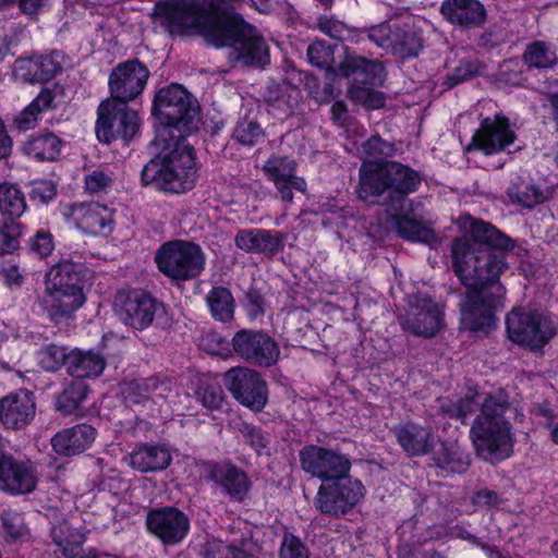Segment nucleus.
Masks as SVG:
<instances>
[{
    "label": "nucleus",
    "mask_w": 558,
    "mask_h": 558,
    "mask_svg": "<svg viewBox=\"0 0 558 558\" xmlns=\"http://www.w3.org/2000/svg\"><path fill=\"white\" fill-rule=\"evenodd\" d=\"M225 384L232 397L253 412H262L268 402V385L263 376L247 367H234L225 375Z\"/></svg>",
    "instance_id": "nucleus-15"
},
{
    "label": "nucleus",
    "mask_w": 558,
    "mask_h": 558,
    "mask_svg": "<svg viewBox=\"0 0 558 558\" xmlns=\"http://www.w3.org/2000/svg\"><path fill=\"white\" fill-rule=\"evenodd\" d=\"M240 356L252 365L260 367H270L275 365L280 355V351H235Z\"/></svg>",
    "instance_id": "nucleus-57"
},
{
    "label": "nucleus",
    "mask_w": 558,
    "mask_h": 558,
    "mask_svg": "<svg viewBox=\"0 0 558 558\" xmlns=\"http://www.w3.org/2000/svg\"><path fill=\"white\" fill-rule=\"evenodd\" d=\"M265 137V131L257 121L253 108L242 107L232 132V140L243 146L257 145Z\"/></svg>",
    "instance_id": "nucleus-34"
},
{
    "label": "nucleus",
    "mask_w": 558,
    "mask_h": 558,
    "mask_svg": "<svg viewBox=\"0 0 558 558\" xmlns=\"http://www.w3.org/2000/svg\"><path fill=\"white\" fill-rule=\"evenodd\" d=\"M114 311L120 319L135 329L147 328L154 320L157 302L141 289L120 290L114 298Z\"/></svg>",
    "instance_id": "nucleus-19"
},
{
    "label": "nucleus",
    "mask_w": 558,
    "mask_h": 558,
    "mask_svg": "<svg viewBox=\"0 0 558 558\" xmlns=\"http://www.w3.org/2000/svg\"><path fill=\"white\" fill-rule=\"evenodd\" d=\"M204 558H256L251 551L234 544L214 539L207 542L203 550Z\"/></svg>",
    "instance_id": "nucleus-48"
},
{
    "label": "nucleus",
    "mask_w": 558,
    "mask_h": 558,
    "mask_svg": "<svg viewBox=\"0 0 558 558\" xmlns=\"http://www.w3.org/2000/svg\"><path fill=\"white\" fill-rule=\"evenodd\" d=\"M37 466L27 456L0 452V487L16 496L33 493L37 487Z\"/></svg>",
    "instance_id": "nucleus-18"
},
{
    "label": "nucleus",
    "mask_w": 558,
    "mask_h": 558,
    "mask_svg": "<svg viewBox=\"0 0 558 558\" xmlns=\"http://www.w3.org/2000/svg\"><path fill=\"white\" fill-rule=\"evenodd\" d=\"M264 174L276 186L282 202L293 201V190L304 193L306 182L296 175V163L286 156L271 155L263 166Z\"/></svg>",
    "instance_id": "nucleus-21"
},
{
    "label": "nucleus",
    "mask_w": 558,
    "mask_h": 558,
    "mask_svg": "<svg viewBox=\"0 0 558 558\" xmlns=\"http://www.w3.org/2000/svg\"><path fill=\"white\" fill-rule=\"evenodd\" d=\"M233 349H275L276 342L264 331L242 329L232 338Z\"/></svg>",
    "instance_id": "nucleus-47"
},
{
    "label": "nucleus",
    "mask_w": 558,
    "mask_h": 558,
    "mask_svg": "<svg viewBox=\"0 0 558 558\" xmlns=\"http://www.w3.org/2000/svg\"><path fill=\"white\" fill-rule=\"evenodd\" d=\"M206 301L215 319L223 323L233 319L234 299L229 289L221 286L213 288Z\"/></svg>",
    "instance_id": "nucleus-41"
},
{
    "label": "nucleus",
    "mask_w": 558,
    "mask_h": 558,
    "mask_svg": "<svg viewBox=\"0 0 558 558\" xmlns=\"http://www.w3.org/2000/svg\"><path fill=\"white\" fill-rule=\"evenodd\" d=\"M436 402L442 416L462 425H466L469 417L478 411L470 428V439L477 456L498 462L512 456L514 436L506 417L510 407L506 395L482 392L474 380L468 379L463 397H439Z\"/></svg>",
    "instance_id": "nucleus-3"
},
{
    "label": "nucleus",
    "mask_w": 558,
    "mask_h": 558,
    "mask_svg": "<svg viewBox=\"0 0 558 558\" xmlns=\"http://www.w3.org/2000/svg\"><path fill=\"white\" fill-rule=\"evenodd\" d=\"M26 210V201L23 192L14 184H0V213L11 220L20 218Z\"/></svg>",
    "instance_id": "nucleus-42"
},
{
    "label": "nucleus",
    "mask_w": 558,
    "mask_h": 558,
    "mask_svg": "<svg viewBox=\"0 0 558 558\" xmlns=\"http://www.w3.org/2000/svg\"><path fill=\"white\" fill-rule=\"evenodd\" d=\"M201 468L204 480L219 488L231 502L242 504L248 498L253 482L247 472L232 460H204Z\"/></svg>",
    "instance_id": "nucleus-13"
},
{
    "label": "nucleus",
    "mask_w": 558,
    "mask_h": 558,
    "mask_svg": "<svg viewBox=\"0 0 558 558\" xmlns=\"http://www.w3.org/2000/svg\"><path fill=\"white\" fill-rule=\"evenodd\" d=\"M171 381L163 376L153 375L145 378H135L128 386V395L135 403H141L154 397L166 398L171 390Z\"/></svg>",
    "instance_id": "nucleus-35"
},
{
    "label": "nucleus",
    "mask_w": 558,
    "mask_h": 558,
    "mask_svg": "<svg viewBox=\"0 0 558 558\" xmlns=\"http://www.w3.org/2000/svg\"><path fill=\"white\" fill-rule=\"evenodd\" d=\"M393 143L384 141L379 135H373L362 144L360 155L363 161L386 162L385 160L396 155Z\"/></svg>",
    "instance_id": "nucleus-45"
},
{
    "label": "nucleus",
    "mask_w": 558,
    "mask_h": 558,
    "mask_svg": "<svg viewBox=\"0 0 558 558\" xmlns=\"http://www.w3.org/2000/svg\"><path fill=\"white\" fill-rule=\"evenodd\" d=\"M279 558H310L308 547L293 533H284Z\"/></svg>",
    "instance_id": "nucleus-53"
},
{
    "label": "nucleus",
    "mask_w": 558,
    "mask_h": 558,
    "mask_svg": "<svg viewBox=\"0 0 558 558\" xmlns=\"http://www.w3.org/2000/svg\"><path fill=\"white\" fill-rule=\"evenodd\" d=\"M393 435L403 452L410 457H424L436 446V435L429 425L407 422L395 426Z\"/></svg>",
    "instance_id": "nucleus-25"
},
{
    "label": "nucleus",
    "mask_w": 558,
    "mask_h": 558,
    "mask_svg": "<svg viewBox=\"0 0 558 558\" xmlns=\"http://www.w3.org/2000/svg\"><path fill=\"white\" fill-rule=\"evenodd\" d=\"M2 536L8 544H15L29 535L23 513L15 510H4L1 514Z\"/></svg>",
    "instance_id": "nucleus-43"
},
{
    "label": "nucleus",
    "mask_w": 558,
    "mask_h": 558,
    "mask_svg": "<svg viewBox=\"0 0 558 558\" xmlns=\"http://www.w3.org/2000/svg\"><path fill=\"white\" fill-rule=\"evenodd\" d=\"M319 28L323 33L335 39H340L344 32L342 23L329 19L322 20Z\"/></svg>",
    "instance_id": "nucleus-64"
},
{
    "label": "nucleus",
    "mask_w": 558,
    "mask_h": 558,
    "mask_svg": "<svg viewBox=\"0 0 558 558\" xmlns=\"http://www.w3.org/2000/svg\"><path fill=\"white\" fill-rule=\"evenodd\" d=\"M441 306L429 296L416 294L405 315L400 317L402 328L415 336L430 338L442 327Z\"/></svg>",
    "instance_id": "nucleus-20"
},
{
    "label": "nucleus",
    "mask_w": 558,
    "mask_h": 558,
    "mask_svg": "<svg viewBox=\"0 0 558 558\" xmlns=\"http://www.w3.org/2000/svg\"><path fill=\"white\" fill-rule=\"evenodd\" d=\"M359 177L360 198L391 213L404 210L407 195L415 192L422 180L417 171L397 161H363Z\"/></svg>",
    "instance_id": "nucleus-5"
},
{
    "label": "nucleus",
    "mask_w": 558,
    "mask_h": 558,
    "mask_svg": "<svg viewBox=\"0 0 558 558\" xmlns=\"http://www.w3.org/2000/svg\"><path fill=\"white\" fill-rule=\"evenodd\" d=\"M399 214L400 213H393V216L396 230L401 238L425 243L434 240L435 234L432 229L416 220Z\"/></svg>",
    "instance_id": "nucleus-44"
},
{
    "label": "nucleus",
    "mask_w": 558,
    "mask_h": 558,
    "mask_svg": "<svg viewBox=\"0 0 558 558\" xmlns=\"http://www.w3.org/2000/svg\"><path fill=\"white\" fill-rule=\"evenodd\" d=\"M244 307L251 319L264 315L266 301L256 288L252 287L245 292Z\"/></svg>",
    "instance_id": "nucleus-59"
},
{
    "label": "nucleus",
    "mask_w": 558,
    "mask_h": 558,
    "mask_svg": "<svg viewBox=\"0 0 558 558\" xmlns=\"http://www.w3.org/2000/svg\"><path fill=\"white\" fill-rule=\"evenodd\" d=\"M450 251L453 271L468 290L460 303L461 326L487 332L495 326L494 307L506 293L499 281L508 269L506 255L476 246L468 236L454 239Z\"/></svg>",
    "instance_id": "nucleus-2"
},
{
    "label": "nucleus",
    "mask_w": 558,
    "mask_h": 558,
    "mask_svg": "<svg viewBox=\"0 0 558 558\" xmlns=\"http://www.w3.org/2000/svg\"><path fill=\"white\" fill-rule=\"evenodd\" d=\"M308 62L319 69H329L333 62V50L323 41H315L307 47Z\"/></svg>",
    "instance_id": "nucleus-54"
},
{
    "label": "nucleus",
    "mask_w": 558,
    "mask_h": 558,
    "mask_svg": "<svg viewBox=\"0 0 558 558\" xmlns=\"http://www.w3.org/2000/svg\"><path fill=\"white\" fill-rule=\"evenodd\" d=\"M35 396L27 389H19L0 399V421L11 429L26 426L35 416Z\"/></svg>",
    "instance_id": "nucleus-23"
},
{
    "label": "nucleus",
    "mask_w": 558,
    "mask_h": 558,
    "mask_svg": "<svg viewBox=\"0 0 558 558\" xmlns=\"http://www.w3.org/2000/svg\"><path fill=\"white\" fill-rule=\"evenodd\" d=\"M70 527L68 525L54 526L51 530L52 542L61 549L63 556L73 554V549L76 548L74 543L68 536Z\"/></svg>",
    "instance_id": "nucleus-63"
},
{
    "label": "nucleus",
    "mask_w": 558,
    "mask_h": 558,
    "mask_svg": "<svg viewBox=\"0 0 558 558\" xmlns=\"http://www.w3.org/2000/svg\"><path fill=\"white\" fill-rule=\"evenodd\" d=\"M62 66L52 56H34L19 58L15 61L13 75L23 83H45L53 78Z\"/></svg>",
    "instance_id": "nucleus-30"
},
{
    "label": "nucleus",
    "mask_w": 558,
    "mask_h": 558,
    "mask_svg": "<svg viewBox=\"0 0 558 558\" xmlns=\"http://www.w3.org/2000/svg\"><path fill=\"white\" fill-rule=\"evenodd\" d=\"M286 235L265 229H241L234 238L235 246L245 253L274 256L284 247Z\"/></svg>",
    "instance_id": "nucleus-28"
},
{
    "label": "nucleus",
    "mask_w": 558,
    "mask_h": 558,
    "mask_svg": "<svg viewBox=\"0 0 558 558\" xmlns=\"http://www.w3.org/2000/svg\"><path fill=\"white\" fill-rule=\"evenodd\" d=\"M114 182L113 172L109 168H95L88 170L84 177L85 191L90 195L107 194Z\"/></svg>",
    "instance_id": "nucleus-46"
},
{
    "label": "nucleus",
    "mask_w": 558,
    "mask_h": 558,
    "mask_svg": "<svg viewBox=\"0 0 558 558\" xmlns=\"http://www.w3.org/2000/svg\"><path fill=\"white\" fill-rule=\"evenodd\" d=\"M57 196V184L51 180H38L32 183L29 198L40 205H47Z\"/></svg>",
    "instance_id": "nucleus-55"
},
{
    "label": "nucleus",
    "mask_w": 558,
    "mask_h": 558,
    "mask_svg": "<svg viewBox=\"0 0 558 558\" xmlns=\"http://www.w3.org/2000/svg\"><path fill=\"white\" fill-rule=\"evenodd\" d=\"M90 389L85 380L73 379L56 398L57 410L64 414L75 413L86 400Z\"/></svg>",
    "instance_id": "nucleus-37"
},
{
    "label": "nucleus",
    "mask_w": 558,
    "mask_h": 558,
    "mask_svg": "<svg viewBox=\"0 0 558 558\" xmlns=\"http://www.w3.org/2000/svg\"><path fill=\"white\" fill-rule=\"evenodd\" d=\"M460 227L463 229L464 234L476 246L488 247L492 250L498 248L500 251H509L513 247L512 240L494 226L471 216H463L460 218Z\"/></svg>",
    "instance_id": "nucleus-29"
},
{
    "label": "nucleus",
    "mask_w": 558,
    "mask_h": 558,
    "mask_svg": "<svg viewBox=\"0 0 558 558\" xmlns=\"http://www.w3.org/2000/svg\"><path fill=\"white\" fill-rule=\"evenodd\" d=\"M144 185L154 184L170 193H185L195 186L197 170L195 154L191 145L179 141L163 157L150 159L141 173Z\"/></svg>",
    "instance_id": "nucleus-7"
},
{
    "label": "nucleus",
    "mask_w": 558,
    "mask_h": 558,
    "mask_svg": "<svg viewBox=\"0 0 558 558\" xmlns=\"http://www.w3.org/2000/svg\"><path fill=\"white\" fill-rule=\"evenodd\" d=\"M440 14L447 22L463 29L483 27L487 21V10L478 0H444Z\"/></svg>",
    "instance_id": "nucleus-26"
},
{
    "label": "nucleus",
    "mask_w": 558,
    "mask_h": 558,
    "mask_svg": "<svg viewBox=\"0 0 558 558\" xmlns=\"http://www.w3.org/2000/svg\"><path fill=\"white\" fill-rule=\"evenodd\" d=\"M145 524L148 533L168 547L182 544L191 530L189 515L175 506L151 508Z\"/></svg>",
    "instance_id": "nucleus-14"
},
{
    "label": "nucleus",
    "mask_w": 558,
    "mask_h": 558,
    "mask_svg": "<svg viewBox=\"0 0 558 558\" xmlns=\"http://www.w3.org/2000/svg\"><path fill=\"white\" fill-rule=\"evenodd\" d=\"M471 501L475 507L494 509L499 508V506L502 504V498L496 490L481 488L473 493Z\"/></svg>",
    "instance_id": "nucleus-61"
},
{
    "label": "nucleus",
    "mask_w": 558,
    "mask_h": 558,
    "mask_svg": "<svg viewBox=\"0 0 558 558\" xmlns=\"http://www.w3.org/2000/svg\"><path fill=\"white\" fill-rule=\"evenodd\" d=\"M480 73L477 64L473 62H460V64L453 70V72L447 75L445 85L447 88H452L458 84L468 81Z\"/></svg>",
    "instance_id": "nucleus-56"
},
{
    "label": "nucleus",
    "mask_w": 558,
    "mask_h": 558,
    "mask_svg": "<svg viewBox=\"0 0 558 558\" xmlns=\"http://www.w3.org/2000/svg\"><path fill=\"white\" fill-rule=\"evenodd\" d=\"M171 461L170 451L160 444H140L131 453L132 466L143 473L162 471Z\"/></svg>",
    "instance_id": "nucleus-32"
},
{
    "label": "nucleus",
    "mask_w": 558,
    "mask_h": 558,
    "mask_svg": "<svg viewBox=\"0 0 558 558\" xmlns=\"http://www.w3.org/2000/svg\"><path fill=\"white\" fill-rule=\"evenodd\" d=\"M508 339L527 349H543L557 333L554 320L531 306H515L505 318Z\"/></svg>",
    "instance_id": "nucleus-9"
},
{
    "label": "nucleus",
    "mask_w": 558,
    "mask_h": 558,
    "mask_svg": "<svg viewBox=\"0 0 558 558\" xmlns=\"http://www.w3.org/2000/svg\"><path fill=\"white\" fill-rule=\"evenodd\" d=\"M365 63L366 58L348 54L339 65V73L344 77H353L355 81H360Z\"/></svg>",
    "instance_id": "nucleus-62"
},
{
    "label": "nucleus",
    "mask_w": 558,
    "mask_h": 558,
    "mask_svg": "<svg viewBox=\"0 0 558 558\" xmlns=\"http://www.w3.org/2000/svg\"><path fill=\"white\" fill-rule=\"evenodd\" d=\"M243 444L248 446L257 457H270L275 452L272 435L260 425L242 421L238 425Z\"/></svg>",
    "instance_id": "nucleus-36"
},
{
    "label": "nucleus",
    "mask_w": 558,
    "mask_h": 558,
    "mask_svg": "<svg viewBox=\"0 0 558 558\" xmlns=\"http://www.w3.org/2000/svg\"><path fill=\"white\" fill-rule=\"evenodd\" d=\"M365 32L377 47L400 59L417 57L424 47L422 31L412 16L373 25Z\"/></svg>",
    "instance_id": "nucleus-10"
},
{
    "label": "nucleus",
    "mask_w": 558,
    "mask_h": 558,
    "mask_svg": "<svg viewBox=\"0 0 558 558\" xmlns=\"http://www.w3.org/2000/svg\"><path fill=\"white\" fill-rule=\"evenodd\" d=\"M386 78V71L380 61L368 60L364 66V71L361 74L360 82L368 85L381 84Z\"/></svg>",
    "instance_id": "nucleus-60"
},
{
    "label": "nucleus",
    "mask_w": 558,
    "mask_h": 558,
    "mask_svg": "<svg viewBox=\"0 0 558 558\" xmlns=\"http://www.w3.org/2000/svg\"><path fill=\"white\" fill-rule=\"evenodd\" d=\"M64 145L63 140L56 133L44 130L27 136L23 143L22 150L29 158L39 162L56 161Z\"/></svg>",
    "instance_id": "nucleus-31"
},
{
    "label": "nucleus",
    "mask_w": 558,
    "mask_h": 558,
    "mask_svg": "<svg viewBox=\"0 0 558 558\" xmlns=\"http://www.w3.org/2000/svg\"><path fill=\"white\" fill-rule=\"evenodd\" d=\"M97 430L87 423H81L58 432L51 438L53 451L61 457H73L86 451L95 441Z\"/></svg>",
    "instance_id": "nucleus-27"
},
{
    "label": "nucleus",
    "mask_w": 558,
    "mask_h": 558,
    "mask_svg": "<svg viewBox=\"0 0 558 558\" xmlns=\"http://www.w3.org/2000/svg\"><path fill=\"white\" fill-rule=\"evenodd\" d=\"M68 219L82 232L93 235H109L113 231V213L99 203L74 204Z\"/></svg>",
    "instance_id": "nucleus-22"
},
{
    "label": "nucleus",
    "mask_w": 558,
    "mask_h": 558,
    "mask_svg": "<svg viewBox=\"0 0 558 558\" xmlns=\"http://www.w3.org/2000/svg\"><path fill=\"white\" fill-rule=\"evenodd\" d=\"M74 351H35L39 367L46 372L56 373L63 366L68 367L70 355Z\"/></svg>",
    "instance_id": "nucleus-50"
},
{
    "label": "nucleus",
    "mask_w": 558,
    "mask_h": 558,
    "mask_svg": "<svg viewBox=\"0 0 558 558\" xmlns=\"http://www.w3.org/2000/svg\"><path fill=\"white\" fill-rule=\"evenodd\" d=\"M155 262L158 270L172 281H189L203 272L206 255L194 242L172 240L157 250Z\"/></svg>",
    "instance_id": "nucleus-11"
},
{
    "label": "nucleus",
    "mask_w": 558,
    "mask_h": 558,
    "mask_svg": "<svg viewBox=\"0 0 558 558\" xmlns=\"http://www.w3.org/2000/svg\"><path fill=\"white\" fill-rule=\"evenodd\" d=\"M195 396L202 405L208 410H222L225 392L217 383L201 381L195 390Z\"/></svg>",
    "instance_id": "nucleus-49"
},
{
    "label": "nucleus",
    "mask_w": 558,
    "mask_h": 558,
    "mask_svg": "<svg viewBox=\"0 0 558 558\" xmlns=\"http://www.w3.org/2000/svg\"><path fill=\"white\" fill-rule=\"evenodd\" d=\"M522 58L529 68L551 69L558 63V50L550 43L537 40L526 46Z\"/></svg>",
    "instance_id": "nucleus-38"
},
{
    "label": "nucleus",
    "mask_w": 558,
    "mask_h": 558,
    "mask_svg": "<svg viewBox=\"0 0 558 558\" xmlns=\"http://www.w3.org/2000/svg\"><path fill=\"white\" fill-rule=\"evenodd\" d=\"M350 95L353 100L372 110L383 108L386 101L381 92L366 85L353 86L350 89Z\"/></svg>",
    "instance_id": "nucleus-51"
},
{
    "label": "nucleus",
    "mask_w": 558,
    "mask_h": 558,
    "mask_svg": "<svg viewBox=\"0 0 558 558\" xmlns=\"http://www.w3.org/2000/svg\"><path fill=\"white\" fill-rule=\"evenodd\" d=\"M29 250L39 257L50 255L54 248L52 234L46 231H38L28 241Z\"/></svg>",
    "instance_id": "nucleus-58"
},
{
    "label": "nucleus",
    "mask_w": 558,
    "mask_h": 558,
    "mask_svg": "<svg viewBox=\"0 0 558 558\" xmlns=\"http://www.w3.org/2000/svg\"><path fill=\"white\" fill-rule=\"evenodd\" d=\"M507 195L514 204L526 208H533L547 199V194L539 186L529 183L521 177L511 182L507 189Z\"/></svg>",
    "instance_id": "nucleus-39"
},
{
    "label": "nucleus",
    "mask_w": 558,
    "mask_h": 558,
    "mask_svg": "<svg viewBox=\"0 0 558 558\" xmlns=\"http://www.w3.org/2000/svg\"><path fill=\"white\" fill-rule=\"evenodd\" d=\"M52 100V93L48 88H44L38 96L14 118V126L20 131L34 129L40 113L51 106Z\"/></svg>",
    "instance_id": "nucleus-40"
},
{
    "label": "nucleus",
    "mask_w": 558,
    "mask_h": 558,
    "mask_svg": "<svg viewBox=\"0 0 558 558\" xmlns=\"http://www.w3.org/2000/svg\"><path fill=\"white\" fill-rule=\"evenodd\" d=\"M93 277L92 271L81 263L62 260L47 274L46 294L41 305L56 319L69 316L85 301L83 290Z\"/></svg>",
    "instance_id": "nucleus-6"
},
{
    "label": "nucleus",
    "mask_w": 558,
    "mask_h": 558,
    "mask_svg": "<svg viewBox=\"0 0 558 558\" xmlns=\"http://www.w3.org/2000/svg\"><path fill=\"white\" fill-rule=\"evenodd\" d=\"M148 68L138 59L118 63L108 77L110 100L128 104L136 100L149 78Z\"/></svg>",
    "instance_id": "nucleus-17"
},
{
    "label": "nucleus",
    "mask_w": 558,
    "mask_h": 558,
    "mask_svg": "<svg viewBox=\"0 0 558 558\" xmlns=\"http://www.w3.org/2000/svg\"><path fill=\"white\" fill-rule=\"evenodd\" d=\"M99 352L74 351L71 353L68 374L80 380L100 376L106 367V360Z\"/></svg>",
    "instance_id": "nucleus-33"
},
{
    "label": "nucleus",
    "mask_w": 558,
    "mask_h": 558,
    "mask_svg": "<svg viewBox=\"0 0 558 558\" xmlns=\"http://www.w3.org/2000/svg\"><path fill=\"white\" fill-rule=\"evenodd\" d=\"M299 461L305 474L320 481L313 500L318 513L332 519L345 518L364 500L366 487L351 475L352 462L348 454L307 444L299 450Z\"/></svg>",
    "instance_id": "nucleus-4"
},
{
    "label": "nucleus",
    "mask_w": 558,
    "mask_h": 558,
    "mask_svg": "<svg viewBox=\"0 0 558 558\" xmlns=\"http://www.w3.org/2000/svg\"><path fill=\"white\" fill-rule=\"evenodd\" d=\"M430 453L432 465L436 469V474L441 477L463 475L472 463L470 452L458 441H440Z\"/></svg>",
    "instance_id": "nucleus-24"
},
{
    "label": "nucleus",
    "mask_w": 558,
    "mask_h": 558,
    "mask_svg": "<svg viewBox=\"0 0 558 558\" xmlns=\"http://www.w3.org/2000/svg\"><path fill=\"white\" fill-rule=\"evenodd\" d=\"M153 114L159 119L165 132L174 137L172 130H175L181 138L197 130L199 104L182 85L170 84L156 93Z\"/></svg>",
    "instance_id": "nucleus-8"
},
{
    "label": "nucleus",
    "mask_w": 558,
    "mask_h": 558,
    "mask_svg": "<svg viewBox=\"0 0 558 558\" xmlns=\"http://www.w3.org/2000/svg\"><path fill=\"white\" fill-rule=\"evenodd\" d=\"M97 116L96 135L102 143L110 144L117 138L130 142L140 132L138 112L128 104L105 99L98 106Z\"/></svg>",
    "instance_id": "nucleus-12"
},
{
    "label": "nucleus",
    "mask_w": 558,
    "mask_h": 558,
    "mask_svg": "<svg viewBox=\"0 0 558 558\" xmlns=\"http://www.w3.org/2000/svg\"><path fill=\"white\" fill-rule=\"evenodd\" d=\"M153 17L171 35L194 32L209 45L231 48L230 59L244 65L269 61L268 47L256 28L239 14H218L213 0H160Z\"/></svg>",
    "instance_id": "nucleus-1"
},
{
    "label": "nucleus",
    "mask_w": 558,
    "mask_h": 558,
    "mask_svg": "<svg viewBox=\"0 0 558 558\" xmlns=\"http://www.w3.org/2000/svg\"><path fill=\"white\" fill-rule=\"evenodd\" d=\"M22 227L15 220H10L0 227V255L13 253L20 245L19 238Z\"/></svg>",
    "instance_id": "nucleus-52"
},
{
    "label": "nucleus",
    "mask_w": 558,
    "mask_h": 558,
    "mask_svg": "<svg viewBox=\"0 0 558 558\" xmlns=\"http://www.w3.org/2000/svg\"><path fill=\"white\" fill-rule=\"evenodd\" d=\"M517 140L510 121L501 113L481 120L480 128L474 132L465 147L468 153L480 151L484 156H500Z\"/></svg>",
    "instance_id": "nucleus-16"
}]
</instances>
